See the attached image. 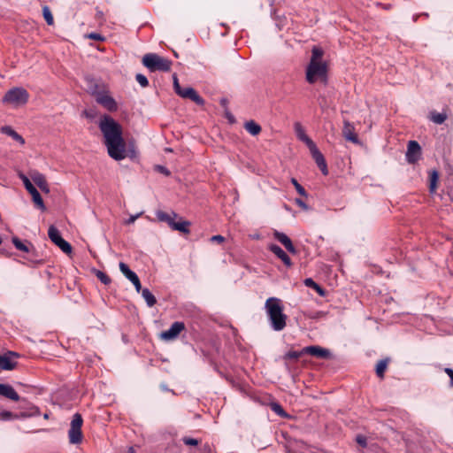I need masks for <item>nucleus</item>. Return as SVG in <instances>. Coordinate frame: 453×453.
Masks as SVG:
<instances>
[{
	"label": "nucleus",
	"instance_id": "49",
	"mask_svg": "<svg viewBox=\"0 0 453 453\" xmlns=\"http://www.w3.org/2000/svg\"><path fill=\"white\" fill-rule=\"evenodd\" d=\"M295 202H296V203L299 207H301L302 209L306 210V209L308 208V207H307V204H306V203H305L302 199H300V198H296V199L295 200Z\"/></svg>",
	"mask_w": 453,
	"mask_h": 453
},
{
	"label": "nucleus",
	"instance_id": "32",
	"mask_svg": "<svg viewBox=\"0 0 453 453\" xmlns=\"http://www.w3.org/2000/svg\"><path fill=\"white\" fill-rule=\"evenodd\" d=\"M430 119L434 123L441 125L447 119V114L445 112L432 111L430 113Z\"/></svg>",
	"mask_w": 453,
	"mask_h": 453
},
{
	"label": "nucleus",
	"instance_id": "23",
	"mask_svg": "<svg viewBox=\"0 0 453 453\" xmlns=\"http://www.w3.org/2000/svg\"><path fill=\"white\" fill-rule=\"evenodd\" d=\"M294 127L297 138L303 142L307 147L314 143L313 141L305 134L304 129L299 122H296Z\"/></svg>",
	"mask_w": 453,
	"mask_h": 453
},
{
	"label": "nucleus",
	"instance_id": "30",
	"mask_svg": "<svg viewBox=\"0 0 453 453\" xmlns=\"http://www.w3.org/2000/svg\"><path fill=\"white\" fill-rule=\"evenodd\" d=\"M142 296L146 301V303L149 307H152L156 304L157 299L155 296L150 291L148 288H143L142 290Z\"/></svg>",
	"mask_w": 453,
	"mask_h": 453
},
{
	"label": "nucleus",
	"instance_id": "5",
	"mask_svg": "<svg viewBox=\"0 0 453 453\" xmlns=\"http://www.w3.org/2000/svg\"><path fill=\"white\" fill-rule=\"evenodd\" d=\"M327 65L326 62H310L306 68V81L313 84L317 80H326Z\"/></svg>",
	"mask_w": 453,
	"mask_h": 453
},
{
	"label": "nucleus",
	"instance_id": "28",
	"mask_svg": "<svg viewBox=\"0 0 453 453\" xmlns=\"http://www.w3.org/2000/svg\"><path fill=\"white\" fill-rule=\"evenodd\" d=\"M303 283L306 287L313 288L320 296H326L325 289L316 283L311 278L305 279Z\"/></svg>",
	"mask_w": 453,
	"mask_h": 453
},
{
	"label": "nucleus",
	"instance_id": "16",
	"mask_svg": "<svg viewBox=\"0 0 453 453\" xmlns=\"http://www.w3.org/2000/svg\"><path fill=\"white\" fill-rule=\"evenodd\" d=\"M342 135L347 140L353 143H358V136L355 132V127L349 120H343Z\"/></svg>",
	"mask_w": 453,
	"mask_h": 453
},
{
	"label": "nucleus",
	"instance_id": "42",
	"mask_svg": "<svg viewBox=\"0 0 453 453\" xmlns=\"http://www.w3.org/2000/svg\"><path fill=\"white\" fill-rule=\"evenodd\" d=\"M182 441L188 446H197L199 444V441L197 439L190 437H183Z\"/></svg>",
	"mask_w": 453,
	"mask_h": 453
},
{
	"label": "nucleus",
	"instance_id": "38",
	"mask_svg": "<svg viewBox=\"0 0 453 453\" xmlns=\"http://www.w3.org/2000/svg\"><path fill=\"white\" fill-rule=\"evenodd\" d=\"M271 409H272V411H273L276 414H278L280 417L287 416V413L285 412V411L283 410L281 405L277 403H273L271 404Z\"/></svg>",
	"mask_w": 453,
	"mask_h": 453
},
{
	"label": "nucleus",
	"instance_id": "3",
	"mask_svg": "<svg viewBox=\"0 0 453 453\" xmlns=\"http://www.w3.org/2000/svg\"><path fill=\"white\" fill-rule=\"evenodd\" d=\"M142 64L150 71L168 72L172 67V61L168 58L160 57L155 53L145 54L142 58Z\"/></svg>",
	"mask_w": 453,
	"mask_h": 453
},
{
	"label": "nucleus",
	"instance_id": "29",
	"mask_svg": "<svg viewBox=\"0 0 453 453\" xmlns=\"http://www.w3.org/2000/svg\"><path fill=\"white\" fill-rule=\"evenodd\" d=\"M244 127L252 135H257L261 132V127L253 120L246 122Z\"/></svg>",
	"mask_w": 453,
	"mask_h": 453
},
{
	"label": "nucleus",
	"instance_id": "36",
	"mask_svg": "<svg viewBox=\"0 0 453 453\" xmlns=\"http://www.w3.org/2000/svg\"><path fill=\"white\" fill-rule=\"evenodd\" d=\"M42 15H43V18L48 25H53V23H54L53 15L48 6H43Z\"/></svg>",
	"mask_w": 453,
	"mask_h": 453
},
{
	"label": "nucleus",
	"instance_id": "1",
	"mask_svg": "<svg viewBox=\"0 0 453 453\" xmlns=\"http://www.w3.org/2000/svg\"><path fill=\"white\" fill-rule=\"evenodd\" d=\"M99 128L104 139L108 155L116 161L127 157V144L123 138L121 126L109 115H104L99 122Z\"/></svg>",
	"mask_w": 453,
	"mask_h": 453
},
{
	"label": "nucleus",
	"instance_id": "51",
	"mask_svg": "<svg viewBox=\"0 0 453 453\" xmlns=\"http://www.w3.org/2000/svg\"><path fill=\"white\" fill-rule=\"evenodd\" d=\"M28 262L31 263V264H34V265H42V260L40 259H35V258H28Z\"/></svg>",
	"mask_w": 453,
	"mask_h": 453
},
{
	"label": "nucleus",
	"instance_id": "11",
	"mask_svg": "<svg viewBox=\"0 0 453 453\" xmlns=\"http://www.w3.org/2000/svg\"><path fill=\"white\" fill-rule=\"evenodd\" d=\"M185 329L183 322L176 321L172 324L170 328L161 333L160 337L165 341H173Z\"/></svg>",
	"mask_w": 453,
	"mask_h": 453
},
{
	"label": "nucleus",
	"instance_id": "53",
	"mask_svg": "<svg viewBox=\"0 0 453 453\" xmlns=\"http://www.w3.org/2000/svg\"><path fill=\"white\" fill-rule=\"evenodd\" d=\"M161 173H165V175L169 174V171L164 167V166H157Z\"/></svg>",
	"mask_w": 453,
	"mask_h": 453
},
{
	"label": "nucleus",
	"instance_id": "20",
	"mask_svg": "<svg viewBox=\"0 0 453 453\" xmlns=\"http://www.w3.org/2000/svg\"><path fill=\"white\" fill-rule=\"evenodd\" d=\"M0 395L14 402H19L20 397L12 386L0 383Z\"/></svg>",
	"mask_w": 453,
	"mask_h": 453
},
{
	"label": "nucleus",
	"instance_id": "33",
	"mask_svg": "<svg viewBox=\"0 0 453 453\" xmlns=\"http://www.w3.org/2000/svg\"><path fill=\"white\" fill-rule=\"evenodd\" d=\"M119 270L129 280H132L137 276V274L133 272L127 264L123 262L119 263Z\"/></svg>",
	"mask_w": 453,
	"mask_h": 453
},
{
	"label": "nucleus",
	"instance_id": "48",
	"mask_svg": "<svg viewBox=\"0 0 453 453\" xmlns=\"http://www.w3.org/2000/svg\"><path fill=\"white\" fill-rule=\"evenodd\" d=\"M445 372L448 374V376L450 379V386L453 387V369L451 368H445Z\"/></svg>",
	"mask_w": 453,
	"mask_h": 453
},
{
	"label": "nucleus",
	"instance_id": "27",
	"mask_svg": "<svg viewBox=\"0 0 453 453\" xmlns=\"http://www.w3.org/2000/svg\"><path fill=\"white\" fill-rule=\"evenodd\" d=\"M439 180V173L436 170L429 172V191L434 193Z\"/></svg>",
	"mask_w": 453,
	"mask_h": 453
},
{
	"label": "nucleus",
	"instance_id": "2",
	"mask_svg": "<svg viewBox=\"0 0 453 453\" xmlns=\"http://www.w3.org/2000/svg\"><path fill=\"white\" fill-rule=\"evenodd\" d=\"M265 309L272 328L281 331L287 325V315L283 312L281 300L277 297H269L265 303Z\"/></svg>",
	"mask_w": 453,
	"mask_h": 453
},
{
	"label": "nucleus",
	"instance_id": "37",
	"mask_svg": "<svg viewBox=\"0 0 453 453\" xmlns=\"http://www.w3.org/2000/svg\"><path fill=\"white\" fill-rule=\"evenodd\" d=\"M19 417V416L18 414H14L9 411H3L0 412V419H2V420L16 419Z\"/></svg>",
	"mask_w": 453,
	"mask_h": 453
},
{
	"label": "nucleus",
	"instance_id": "6",
	"mask_svg": "<svg viewBox=\"0 0 453 453\" xmlns=\"http://www.w3.org/2000/svg\"><path fill=\"white\" fill-rule=\"evenodd\" d=\"M173 79V88L175 93L182 98H188L196 103L198 105H203L204 100L198 95V93L191 87L182 88L179 83L178 77L174 73Z\"/></svg>",
	"mask_w": 453,
	"mask_h": 453
},
{
	"label": "nucleus",
	"instance_id": "45",
	"mask_svg": "<svg viewBox=\"0 0 453 453\" xmlns=\"http://www.w3.org/2000/svg\"><path fill=\"white\" fill-rule=\"evenodd\" d=\"M130 281L134 284V288H135L137 292H140V291L142 292V285H141V282H140V280H139L138 276H136L135 278H134Z\"/></svg>",
	"mask_w": 453,
	"mask_h": 453
},
{
	"label": "nucleus",
	"instance_id": "24",
	"mask_svg": "<svg viewBox=\"0 0 453 453\" xmlns=\"http://www.w3.org/2000/svg\"><path fill=\"white\" fill-rule=\"evenodd\" d=\"M1 133L11 136L13 140L19 142L20 144L25 143V140L23 137L19 134L14 129H12L10 126H4L0 128Z\"/></svg>",
	"mask_w": 453,
	"mask_h": 453
},
{
	"label": "nucleus",
	"instance_id": "12",
	"mask_svg": "<svg viewBox=\"0 0 453 453\" xmlns=\"http://www.w3.org/2000/svg\"><path fill=\"white\" fill-rule=\"evenodd\" d=\"M421 156V147L416 141H410L407 145L406 160L410 164L418 162Z\"/></svg>",
	"mask_w": 453,
	"mask_h": 453
},
{
	"label": "nucleus",
	"instance_id": "43",
	"mask_svg": "<svg viewBox=\"0 0 453 453\" xmlns=\"http://www.w3.org/2000/svg\"><path fill=\"white\" fill-rule=\"evenodd\" d=\"M30 410H31V412H29V413L22 412L20 414V417L26 418V417H31V416H35V415H39L40 414L39 409L37 407H35V406H31Z\"/></svg>",
	"mask_w": 453,
	"mask_h": 453
},
{
	"label": "nucleus",
	"instance_id": "10",
	"mask_svg": "<svg viewBox=\"0 0 453 453\" xmlns=\"http://www.w3.org/2000/svg\"><path fill=\"white\" fill-rule=\"evenodd\" d=\"M308 148H309L311 154L313 159L315 160L318 167L320 169L321 173L324 175H327L328 174L327 165H326V162L325 160L323 154L319 150V149L317 148L315 143H312L311 145L308 146Z\"/></svg>",
	"mask_w": 453,
	"mask_h": 453
},
{
	"label": "nucleus",
	"instance_id": "46",
	"mask_svg": "<svg viewBox=\"0 0 453 453\" xmlns=\"http://www.w3.org/2000/svg\"><path fill=\"white\" fill-rule=\"evenodd\" d=\"M142 213H138L136 215H131L129 219L126 220V224L130 225L133 224L140 216Z\"/></svg>",
	"mask_w": 453,
	"mask_h": 453
},
{
	"label": "nucleus",
	"instance_id": "39",
	"mask_svg": "<svg viewBox=\"0 0 453 453\" xmlns=\"http://www.w3.org/2000/svg\"><path fill=\"white\" fill-rule=\"evenodd\" d=\"M97 279L102 282L104 283V285H108L111 283V278L106 274L104 273V272L102 271H97L96 273Z\"/></svg>",
	"mask_w": 453,
	"mask_h": 453
},
{
	"label": "nucleus",
	"instance_id": "25",
	"mask_svg": "<svg viewBox=\"0 0 453 453\" xmlns=\"http://www.w3.org/2000/svg\"><path fill=\"white\" fill-rule=\"evenodd\" d=\"M12 243L17 250L27 253H30L31 248H33V245L29 242H22L18 237L12 238Z\"/></svg>",
	"mask_w": 453,
	"mask_h": 453
},
{
	"label": "nucleus",
	"instance_id": "54",
	"mask_svg": "<svg viewBox=\"0 0 453 453\" xmlns=\"http://www.w3.org/2000/svg\"><path fill=\"white\" fill-rule=\"evenodd\" d=\"M127 453H135V450H134V449L133 447H130V448L128 449Z\"/></svg>",
	"mask_w": 453,
	"mask_h": 453
},
{
	"label": "nucleus",
	"instance_id": "52",
	"mask_svg": "<svg viewBox=\"0 0 453 453\" xmlns=\"http://www.w3.org/2000/svg\"><path fill=\"white\" fill-rule=\"evenodd\" d=\"M357 441L364 447L366 446V440L363 437H357Z\"/></svg>",
	"mask_w": 453,
	"mask_h": 453
},
{
	"label": "nucleus",
	"instance_id": "13",
	"mask_svg": "<svg viewBox=\"0 0 453 453\" xmlns=\"http://www.w3.org/2000/svg\"><path fill=\"white\" fill-rule=\"evenodd\" d=\"M29 177L35 184L44 193H50V187L46 180L45 176L37 170H30L28 173Z\"/></svg>",
	"mask_w": 453,
	"mask_h": 453
},
{
	"label": "nucleus",
	"instance_id": "17",
	"mask_svg": "<svg viewBox=\"0 0 453 453\" xmlns=\"http://www.w3.org/2000/svg\"><path fill=\"white\" fill-rule=\"evenodd\" d=\"M27 192L32 196L33 202L35 204L41 209L42 211H45L46 207L44 205L43 200L38 192V190L35 188V187L32 184L31 181L26 182L24 185Z\"/></svg>",
	"mask_w": 453,
	"mask_h": 453
},
{
	"label": "nucleus",
	"instance_id": "9",
	"mask_svg": "<svg viewBox=\"0 0 453 453\" xmlns=\"http://www.w3.org/2000/svg\"><path fill=\"white\" fill-rule=\"evenodd\" d=\"M308 148H309L311 154L313 159L315 160L318 167L320 169L321 173L324 175H327L328 174L327 165H326V162L325 160L323 154L319 150V149L317 148L315 143H312L311 145L308 146Z\"/></svg>",
	"mask_w": 453,
	"mask_h": 453
},
{
	"label": "nucleus",
	"instance_id": "40",
	"mask_svg": "<svg viewBox=\"0 0 453 453\" xmlns=\"http://www.w3.org/2000/svg\"><path fill=\"white\" fill-rule=\"evenodd\" d=\"M291 183L295 186V188L299 195H301L302 196H305V197L307 196V192L305 191L304 188L303 186H301L295 178L291 179Z\"/></svg>",
	"mask_w": 453,
	"mask_h": 453
},
{
	"label": "nucleus",
	"instance_id": "44",
	"mask_svg": "<svg viewBox=\"0 0 453 453\" xmlns=\"http://www.w3.org/2000/svg\"><path fill=\"white\" fill-rule=\"evenodd\" d=\"M88 38L96 40V41H104V37L98 33H90L88 35Z\"/></svg>",
	"mask_w": 453,
	"mask_h": 453
},
{
	"label": "nucleus",
	"instance_id": "34",
	"mask_svg": "<svg viewBox=\"0 0 453 453\" xmlns=\"http://www.w3.org/2000/svg\"><path fill=\"white\" fill-rule=\"evenodd\" d=\"M387 366H388L387 359L379 361V363L376 365V374L378 377H380L381 379L384 377V372L387 369Z\"/></svg>",
	"mask_w": 453,
	"mask_h": 453
},
{
	"label": "nucleus",
	"instance_id": "4",
	"mask_svg": "<svg viewBox=\"0 0 453 453\" xmlns=\"http://www.w3.org/2000/svg\"><path fill=\"white\" fill-rule=\"evenodd\" d=\"M28 99L29 94L24 88L14 87L5 93L3 97V103L18 107L26 104Z\"/></svg>",
	"mask_w": 453,
	"mask_h": 453
},
{
	"label": "nucleus",
	"instance_id": "19",
	"mask_svg": "<svg viewBox=\"0 0 453 453\" xmlns=\"http://www.w3.org/2000/svg\"><path fill=\"white\" fill-rule=\"evenodd\" d=\"M18 357V354L15 352H8L1 356L0 368L4 370H12L15 368L17 362L15 358Z\"/></svg>",
	"mask_w": 453,
	"mask_h": 453
},
{
	"label": "nucleus",
	"instance_id": "41",
	"mask_svg": "<svg viewBox=\"0 0 453 453\" xmlns=\"http://www.w3.org/2000/svg\"><path fill=\"white\" fill-rule=\"evenodd\" d=\"M135 80L142 88H146L149 85V81L147 77L142 73H137L135 76Z\"/></svg>",
	"mask_w": 453,
	"mask_h": 453
},
{
	"label": "nucleus",
	"instance_id": "35",
	"mask_svg": "<svg viewBox=\"0 0 453 453\" xmlns=\"http://www.w3.org/2000/svg\"><path fill=\"white\" fill-rule=\"evenodd\" d=\"M303 355H304V352H303V349L300 350V351H295V350H290L288 352H287L284 357H283V359L284 360H290V359H298L300 357H302Z\"/></svg>",
	"mask_w": 453,
	"mask_h": 453
},
{
	"label": "nucleus",
	"instance_id": "22",
	"mask_svg": "<svg viewBox=\"0 0 453 453\" xmlns=\"http://www.w3.org/2000/svg\"><path fill=\"white\" fill-rule=\"evenodd\" d=\"M157 219L161 222H165L167 225L173 228L174 225V219L179 218V215L172 211L171 213L165 212L163 211H157L156 212Z\"/></svg>",
	"mask_w": 453,
	"mask_h": 453
},
{
	"label": "nucleus",
	"instance_id": "14",
	"mask_svg": "<svg viewBox=\"0 0 453 453\" xmlns=\"http://www.w3.org/2000/svg\"><path fill=\"white\" fill-rule=\"evenodd\" d=\"M96 102L109 111H115L118 109V105L114 98L105 92L97 94Z\"/></svg>",
	"mask_w": 453,
	"mask_h": 453
},
{
	"label": "nucleus",
	"instance_id": "21",
	"mask_svg": "<svg viewBox=\"0 0 453 453\" xmlns=\"http://www.w3.org/2000/svg\"><path fill=\"white\" fill-rule=\"evenodd\" d=\"M270 251H272L278 258H280L287 267L292 266V261L288 255L278 245L271 244L269 246Z\"/></svg>",
	"mask_w": 453,
	"mask_h": 453
},
{
	"label": "nucleus",
	"instance_id": "26",
	"mask_svg": "<svg viewBox=\"0 0 453 453\" xmlns=\"http://www.w3.org/2000/svg\"><path fill=\"white\" fill-rule=\"evenodd\" d=\"M180 221L174 222V225L172 229L175 230V231H179L183 234H189V232H190L189 226H190L191 223L188 220H182L180 218Z\"/></svg>",
	"mask_w": 453,
	"mask_h": 453
},
{
	"label": "nucleus",
	"instance_id": "31",
	"mask_svg": "<svg viewBox=\"0 0 453 453\" xmlns=\"http://www.w3.org/2000/svg\"><path fill=\"white\" fill-rule=\"evenodd\" d=\"M323 56L324 50L319 46H314L311 50V58L310 62H324L322 60Z\"/></svg>",
	"mask_w": 453,
	"mask_h": 453
},
{
	"label": "nucleus",
	"instance_id": "50",
	"mask_svg": "<svg viewBox=\"0 0 453 453\" xmlns=\"http://www.w3.org/2000/svg\"><path fill=\"white\" fill-rule=\"evenodd\" d=\"M19 179L22 180L23 184L25 185L26 182L27 183V181H31L30 180V177L27 176L26 174L22 173H19Z\"/></svg>",
	"mask_w": 453,
	"mask_h": 453
},
{
	"label": "nucleus",
	"instance_id": "7",
	"mask_svg": "<svg viewBox=\"0 0 453 453\" xmlns=\"http://www.w3.org/2000/svg\"><path fill=\"white\" fill-rule=\"evenodd\" d=\"M83 419L81 414L75 413L73 416L70 429L68 431L69 441L72 444L81 443L82 441V426Z\"/></svg>",
	"mask_w": 453,
	"mask_h": 453
},
{
	"label": "nucleus",
	"instance_id": "15",
	"mask_svg": "<svg viewBox=\"0 0 453 453\" xmlns=\"http://www.w3.org/2000/svg\"><path fill=\"white\" fill-rule=\"evenodd\" d=\"M304 354H309L317 357L327 359L331 357V353L327 349L322 348L318 345L304 347L303 349Z\"/></svg>",
	"mask_w": 453,
	"mask_h": 453
},
{
	"label": "nucleus",
	"instance_id": "8",
	"mask_svg": "<svg viewBox=\"0 0 453 453\" xmlns=\"http://www.w3.org/2000/svg\"><path fill=\"white\" fill-rule=\"evenodd\" d=\"M48 235L50 241L55 243L65 254L72 252V246L69 242L64 240L60 232L54 226H50L48 230Z\"/></svg>",
	"mask_w": 453,
	"mask_h": 453
},
{
	"label": "nucleus",
	"instance_id": "18",
	"mask_svg": "<svg viewBox=\"0 0 453 453\" xmlns=\"http://www.w3.org/2000/svg\"><path fill=\"white\" fill-rule=\"evenodd\" d=\"M273 237L280 242L285 249L291 254H296L297 250L296 247L293 245L292 241L290 238L285 234L284 233L279 232L275 230L273 232Z\"/></svg>",
	"mask_w": 453,
	"mask_h": 453
},
{
	"label": "nucleus",
	"instance_id": "47",
	"mask_svg": "<svg viewBox=\"0 0 453 453\" xmlns=\"http://www.w3.org/2000/svg\"><path fill=\"white\" fill-rule=\"evenodd\" d=\"M225 241V238L222 235H213L211 237V242H217L219 243H221Z\"/></svg>",
	"mask_w": 453,
	"mask_h": 453
}]
</instances>
